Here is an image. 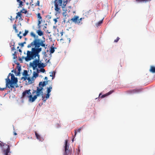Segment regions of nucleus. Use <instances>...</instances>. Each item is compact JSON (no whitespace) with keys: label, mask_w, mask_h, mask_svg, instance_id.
Here are the masks:
<instances>
[{"label":"nucleus","mask_w":155,"mask_h":155,"mask_svg":"<svg viewBox=\"0 0 155 155\" xmlns=\"http://www.w3.org/2000/svg\"><path fill=\"white\" fill-rule=\"evenodd\" d=\"M16 52L15 51V52L13 54L14 55H15V54H16Z\"/></svg>","instance_id":"55"},{"label":"nucleus","mask_w":155,"mask_h":155,"mask_svg":"<svg viewBox=\"0 0 155 155\" xmlns=\"http://www.w3.org/2000/svg\"><path fill=\"white\" fill-rule=\"evenodd\" d=\"M82 18H81L79 19V18L78 19V24H79V23H80L81 21V20H82Z\"/></svg>","instance_id":"42"},{"label":"nucleus","mask_w":155,"mask_h":155,"mask_svg":"<svg viewBox=\"0 0 155 155\" xmlns=\"http://www.w3.org/2000/svg\"><path fill=\"white\" fill-rule=\"evenodd\" d=\"M48 81H44L43 82H40L39 84V86L42 87V88H43L44 86H46L48 84Z\"/></svg>","instance_id":"11"},{"label":"nucleus","mask_w":155,"mask_h":155,"mask_svg":"<svg viewBox=\"0 0 155 155\" xmlns=\"http://www.w3.org/2000/svg\"><path fill=\"white\" fill-rule=\"evenodd\" d=\"M103 20L100 21L98 23V25H99L100 24H101L102 23Z\"/></svg>","instance_id":"44"},{"label":"nucleus","mask_w":155,"mask_h":155,"mask_svg":"<svg viewBox=\"0 0 155 155\" xmlns=\"http://www.w3.org/2000/svg\"><path fill=\"white\" fill-rule=\"evenodd\" d=\"M113 92V91H110L109 92L107 93V94H104V95H102L101 96V93H100V94L99 95V97H101V98H104L105 97H106V96H108V95H109L110 94H111Z\"/></svg>","instance_id":"10"},{"label":"nucleus","mask_w":155,"mask_h":155,"mask_svg":"<svg viewBox=\"0 0 155 155\" xmlns=\"http://www.w3.org/2000/svg\"><path fill=\"white\" fill-rule=\"evenodd\" d=\"M36 32L38 35L40 36H41L44 34L43 32L40 29L38 30Z\"/></svg>","instance_id":"17"},{"label":"nucleus","mask_w":155,"mask_h":155,"mask_svg":"<svg viewBox=\"0 0 155 155\" xmlns=\"http://www.w3.org/2000/svg\"><path fill=\"white\" fill-rule=\"evenodd\" d=\"M17 2L19 3V7H21L23 6V2L20 0H17Z\"/></svg>","instance_id":"18"},{"label":"nucleus","mask_w":155,"mask_h":155,"mask_svg":"<svg viewBox=\"0 0 155 155\" xmlns=\"http://www.w3.org/2000/svg\"><path fill=\"white\" fill-rule=\"evenodd\" d=\"M35 134L36 137L37 138L38 140H39L40 141L42 140H43V138L36 131L35 132Z\"/></svg>","instance_id":"14"},{"label":"nucleus","mask_w":155,"mask_h":155,"mask_svg":"<svg viewBox=\"0 0 155 155\" xmlns=\"http://www.w3.org/2000/svg\"><path fill=\"white\" fill-rule=\"evenodd\" d=\"M27 96L29 97V101L32 102H34L38 97L36 95H34L33 97L32 95L31 94L29 96Z\"/></svg>","instance_id":"7"},{"label":"nucleus","mask_w":155,"mask_h":155,"mask_svg":"<svg viewBox=\"0 0 155 155\" xmlns=\"http://www.w3.org/2000/svg\"><path fill=\"white\" fill-rule=\"evenodd\" d=\"M79 17L77 16L74 15V17L71 19V20L75 23L78 24V19Z\"/></svg>","instance_id":"8"},{"label":"nucleus","mask_w":155,"mask_h":155,"mask_svg":"<svg viewBox=\"0 0 155 155\" xmlns=\"http://www.w3.org/2000/svg\"><path fill=\"white\" fill-rule=\"evenodd\" d=\"M19 48V46H18L17 47V49H18Z\"/></svg>","instance_id":"57"},{"label":"nucleus","mask_w":155,"mask_h":155,"mask_svg":"<svg viewBox=\"0 0 155 155\" xmlns=\"http://www.w3.org/2000/svg\"><path fill=\"white\" fill-rule=\"evenodd\" d=\"M17 36H18V37H19V36H20V34H17Z\"/></svg>","instance_id":"53"},{"label":"nucleus","mask_w":155,"mask_h":155,"mask_svg":"<svg viewBox=\"0 0 155 155\" xmlns=\"http://www.w3.org/2000/svg\"><path fill=\"white\" fill-rule=\"evenodd\" d=\"M46 66L45 64H44V63H39L38 65V68H44Z\"/></svg>","instance_id":"16"},{"label":"nucleus","mask_w":155,"mask_h":155,"mask_svg":"<svg viewBox=\"0 0 155 155\" xmlns=\"http://www.w3.org/2000/svg\"><path fill=\"white\" fill-rule=\"evenodd\" d=\"M68 144H67V140H66V142H65V149H64L65 153H67V151L68 150Z\"/></svg>","instance_id":"21"},{"label":"nucleus","mask_w":155,"mask_h":155,"mask_svg":"<svg viewBox=\"0 0 155 155\" xmlns=\"http://www.w3.org/2000/svg\"><path fill=\"white\" fill-rule=\"evenodd\" d=\"M39 73H38L37 72H34L33 74V77H35V78H36L38 76Z\"/></svg>","instance_id":"26"},{"label":"nucleus","mask_w":155,"mask_h":155,"mask_svg":"<svg viewBox=\"0 0 155 155\" xmlns=\"http://www.w3.org/2000/svg\"><path fill=\"white\" fill-rule=\"evenodd\" d=\"M37 18H38V20H41L42 17L41 15V14L40 13H38L37 15Z\"/></svg>","instance_id":"28"},{"label":"nucleus","mask_w":155,"mask_h":155,"mask_svg":"<svg viewBox=\"0 0 155 155\" xmlns=\"http://www.w3.org/2000/svg\"><path fill=\"white\" fill-rule=\"evenodd\" d=\"M39 1L38 0L37 2L35 4V5L39 6Z\"/></svg>","instance_id":"38"},{"label":"nucleus","mask_w":155,"mask_h":155,"mask_svg":"<svg viewBox=\"0 0 155 155\" xmlns=\"http://www.w3.org/2000/svg\"><path fill=\"white\" fill-rule=\"evenodd\" d=\"M28 81V83L29 84H31L32 83V80L30 78L27 77V79Z\"/></svg>","instance_id":"24"},{"label":"nucleus","mask_w":155,"mask_h":155,"mask_svg":"<svg viewBox=\"0 0 155 155\" xmlns=\"http://www.w3.org/2000/svg\"><path fill=\"white\" fill-rule=\"evenodd\" d=\"M151 0H136L137 2H140L141 1H145V2H147L149 1H150Z\"/></svg>","instance_id":"32"},{"label":"nucleus","mask_w":155,"mask_h":155,"mask_svg":"<svg viewBox=\"0 0 155 155\" xmlns=\"http://www.w3.org/2000/svg\"><path fill=\"white\" fill-rule=\"evenodd\" d=\"M18 51H19L20 52H22L21 50L20 49H19Z\"/></svg>","instance_id":"48"},{"label":"nucleus","mask_w":155,"mask_h":155,"mask_svg":"<svg viewBox=\"0 0 155 155\" xmlns=\"http://www.w3.org/2000/svg\"><path fill=\"white\" fill-rule=\"evenodd\" d=\"M21 12L20 11V12H18L17 13V15L16 16V19H17L18 18V17H20V18H19V19L21 18V16H22V15H21Z\"/></svg>","instance_id":"20"},{"label":"nucleus","mask_w":155,"mask_h":155,"mask_svg":"<svg viewBox=\"0 0 155 155\" xmlns=\"http://www.w3.org/2000/svg\"><path fill=\"white\" fill-rule=\"evenodd\" d=\"M30 90H26L22 93V97H24L26 94H28V96H29L31 94L30 92Z\"/></svg>","instance_id":"9"},{"label":"nucleus","mask_w":155,"mask_h":155,"mask_svg":"<svg viewBox=\"0 0 155 155\" xmlns=\"http://www.w3.org/2000/svg\"><path fill=\"white\" fill-rule=\"evenodd\" d=\"M52 87L51 86H50L49 87L47 88V93H50L51 91V90Z\"/></svg>","instance_id":"22"},{"label":"nucleus","mask_w":155,"mask_h":155,"mask_svg":"<svg viewBox=\"0 0 155 155\" xmlns=\"http://www.w3.org/2000/svg\"><path fill=\"white\" fill-rule=\"evenodd\" d=\"M13 28L15 30L16 33L18 32V29H17V27H16V25L15 24L14 25H13Z\"/></svg>","instance_id":"25"},{"label":"nucleus","mask_w":155,"mask_h":155,"mask_svg":"<svg viewBox=\"0 0 155 155\" xmlns=\"http://www.w3.org/2000/svg\"><path fill=\"white\" fill-rule=\"evenodd\" d=\"M42 100H43V101L44 102H45L47 98H46L45 97L43 96V95H42Z\"/></svg>","instance_id":"33"},{"label":"nucleus","mask_w":155,"mask_h":155,"mask_svg":"<svg viewBox=\"0 0 155 155\" xmlns=\"http://www.w3.org/2000/svg\"><path fill=\"white\" fill-rule=\"evenodd\" d=\"M20 12L21 13H25V14H26L28 12L27 10L24 8H23L22 10L20 11Z\"/></svg>","instance_id":"27"},{"label":"nucleus","mask_w":155,"mask_h":155,"mask_svg":"<svg viewBox=\"0 0 155 155\" xmlns=\"http://www.w3.org/2000/svg\"><path fill=\"white\" fill-rule=\"evenodd\" d=\"M74 141V138L72 140V141Z\"/></svg>","instance_id":"59"},{"label":"nucleus","mask_w":155,"mask_h":155,"mask_svg":"<svg viewBox=\"0 0 155 155\" xmlns=\"http://www.w3.org/2000/svg\"><path fill=\"white\" fill-rule=\"evenodd\" d=\"M22 43H23V44H24H24H26V42H25V41H24V42H22Z\"/></svg>","instance_id":"51"},{"label":"nucleus","mask_w":155,"mask_h":155,"mask_svg":"<svg viewBox=\"0 0 155 155\" xmlns=\"http://www.w3.org/2000/svg\"><path fill=\"white\" fill-rule=\"evenodd\" d=\"M45 41L41 40L39 38H35L32 42L28 45L27 47L30 48L32 46H35L34 48L31 49V51H27V56L25 58V60L26 61L34 59L36 57L38 58L35 60L31 64V66L34 70L38 66L39 61V53L41 51L42 48H39L40 46L44 47L45 49L47 48V45L45 44Z\"/></svg>","instance_id":"1"},{"label":"nucleus","mask_w":155,"mask_h":155,"mask_svg":"<svg viewBox=\"0 0 155 155\" xmlns=\"http://www.w3.org/2000/svg\"><path fill=\"white\" fill-rule=\"evenodd\" d=\"M22 75L24 76L21 78V79L25 81L27 79V76H28V72L27 70H24L23 72L22 73Z\"/></svg>","instance_id":"6"},{"label":"nucleus","mask_w":155,"mask_h":155,"mask_svg":"<svg viewBox=\"0 0 155 155\" xmlns=\"http://www.w3.org/2000/svg\"><path fill=\"white\" fill-rule=\"evenodd\" d=\"M68 1V0H54V10L57 14H60L61 12V8L63 10H65V7Z\"/></svg>","instance_id":"3"},{"label":"nucleus","mask_w":155,"mask_h":155,"mask_svg":"<svg viewBox=\"0 0 155 155\" xmlns=\"http://www.w3.org/2000/svg\"><path fill=\"white\" fill-rule=\"evenodd\" d=\"M57 18H54L53 19L54 21L55 22V24H56L57 22Z\"/></svg>","instance_id":"40"},{"label":"nucleus","mask_w":155,"mask_h":155,"mask_svg":"<svg viewBox=\"0 0 155 155\" xmlns=\"http://www.w3.org/2000/svg\"><path fill=\"white\" fill-rule=\"evenodd\" d=\"M28 31L27 30H25V32L23 34V36H26L28 33Z\"/></svg>","instance_id":"31"},{"label":"nucleus","mask_w":155,"mask_h":155,"mask_svg":"<svg viewBox=\"0 0 155 155\" xmlns=\"http://www.w3.org/2000/svg\"><path fill=\"white\" fill-rule=\"evenodd\" d=\"M53 74H54V75L55 74V72L53 71L51 74L50 75V76L51 77H53Z\"/></svg>","instance_id":"41"},{"label":"nucleus","mask_w":155,"mask_h":155,"mask_svg":"<svg viewBox=\"0 0 155 155\" xmlns=\"http://www.w3.org/2000/svg\"><path fill=\"white\" fill-rule=\"evenodd\" d=\"M11 49L12 51H13L15 50V47H12Z\"/></svg>","instance_id":"46"},{"label":"nucleus","mask_w":155,"mask_h":155,"mask_svg":"<svg viewBox=\"0 0 155 155\" xmlns=\"http://www.w3.org/2000/svg\"><path fill=\"white\" fill-rule=\"evenodd\" d=\"M60 40L61 41H62V40H63V39L62 38H61Z\"/></svg>","instance_id":"52"},{"label":"nucleus","mask_w":155,"mask_h":155,"mask_svg":"<svg viewBox=\"0 0 155 155\" xmlns=\"http://www.w3.org/2000/svg\"><path fill=\"white\" fill-rule=\"evenodd\" d=\"M16 68L18 69V72H17V74H16V76L19 75L20 74V71L21 70V67L19 66H17Z\"/></svg>","instance_id":"13"},{"label":"nucleus","mask_w":155,"mask_h":155,"mask_svg":"<svg viewBox=\"0 0 155 155\" xmlns=\"http://www.w3.org/2000/svg\"><path fill=\"white\" fill-rule=\"evenodd\" d=\"M3 146L5 147V148H7L6 149H5L4 148L3 150V152L4 155H9V153H10V147L11 146L10 144L8 143V145L5 144H4L3 145Z\"/></svg>","instance_id":"4"},{"label":"nucleus","mask_w":155,"mask_h":155,"mask_svg":"<svg viewBox=\"0 0 155 155\" xmlns=\"http://www.w3.org/2000/svg\"><path fill=\"white\" fill-rule=\"evenodd\" d=\"M43 88L42 87H37V89L36 90H34L32 92V94H33L35 93H36V95L37 96H39L40 94L42 95H43V92L42 91Z\"/></svg>","instance_id":"5"},{"label":"nucleus","mask_w":155,"mask_h":155,"mask_svg":"<svg viewBox=\"0 0 155 155\" xmlns=\"http://www.w3.org/2000/svg\"><path fill=\"white\" fill-rule=\"evenodd\" d=\"M10 45H11V46H10L11 47V46H13V47H15V43L14 42H11Z\"/></svg>","instance_id":"34"},{"label":"nucleus","mask_w":155,"mask_h":155,"mask_svg":"<svg viewBox=\"0 0 155 155\" xmlns=\"http://www.w3.org/2000/svg\"><path fill=\"white\" fill-rule=\"evenodd\" d=\"M138 91V90L136 89H134L130 91H129L130 92V93H134L136 92H137Z\"/></svg>","instance_id":"29"},{"label":"nucleus","mask_w":155,"mask_h":155,"mask_svg":"<svg viewBox=\"0 0 155 155\" xmlns=\"http://www.w3.org/2000/svg\"><path fill=\"white\" fill-rule=\"evenodd\" d=\"M19 45H20L21 47H22L24 46V45L22 43H20L18 44Z\"/></svg>","instance_id":"39"},{"label":"nucleus","mask_w":155,"mask_h":155,"mask_svg":"<svg viewBox=\"0 0 155 155\" xmlns=\"http://www.w3.org/2000/svg\"><path fill=\"white\" fill-rule=\"evenodd\" d=\"M19 37L20 38V39H21L22 37V36L20 35V36H19Z\"/></svg>","instance_id":"50"},{"label":"nucleus","mask_w":155,"mask_h":155,"mask_svg":"<svg viewBox=\"0 0 155 155\" xmlns=\"http://www.w3.org/2000/svg\"><path fill=\"white\" fill-rule=\"evenodd\" d=\"M5 88H1L0 89L2 90V91H3L4 90V89H5Z\"/></svg>","instance_id":"47"},{"label":"nucleus","mask_w":155,"mask_h":155,"mask_svg":"<svg viewBox=\"0 0 155 155\" xmlns=\"http://www.w3.org/2000/svg\"><path fill=\"white\" fill-rule=\"evenodd\" d=\"M63 30H62V31H61L60 34H61V36H62L63 35Z\"/></svg>","instance_id":"45"},{"label":"nucleus","mask_w":155,"mask_h":155,"mask_svg":"<svg viewBox=\"0 0 155 155\" xmlns=\"http://www.w3.org/2000/svg\"><path fill=\"white\" fill-rule=\"evenodd\" d=\"M120 39V38L118 37H117L116 39H115L114 41V42H117Z\"/></svg>","instance_id":"35"},{"label":"nucleus","mask_w":155,"mask_h":155,"mask_svg":"<svg viewBox=\"0 0 155 155\" xmlns=\"http://www.w3.org/2000/svg\"><path fill=\"white\" fill-rule=\"evenodd\" d=\"M12 72L14 73L15 75H16V74H17V72L16 70V69H15V70H12Z\"/></svg>","instance_id":"37"},{"label":"nucleus","mask_w":155,"mask_h":155,"mask_svg":"<svg viewBox=\"0 0 155 155\" xmlns=\"http://www.w3.org/2000/svg\"><path fill=\"white\" fill-rule=\"evenodd\" d=\"M45 79L47 80L48 79L47 77H45Z\"/></svg>","instance_id":"49"},{"label":"nucleus","mask_w":155,"mask_h":155,"mask_svg":"<svg viewBox=\"0 0 155 155\" xmlns=\"http://www.w3.org/2000/svg\"><path fill=\"white\" fill-rule=\"evenodd\" d=\"M54 47H51L50 48V53L51 54L53 53L54 51Z\"/></svg>","instance_id":"23"},{"label":"nucleus","mask_w":155,"mask_h":155,"mask_svg":"<svg viewBox=\"0 0 155 155\" xmlns=\"http://www.w3.org/2000/svg\"><path fill=\"white\" fill-rule=\"evenodd\" d=\"M6 87L10 88H14L18 82V78L15 77L14 74L12 73H10L7 78L5 79Z\"/></svg>","instance_id":"2"},{"label":"nucleus","mask_w":155,"mask_h":155,"mask_svg":"<svg viewBox=\"0 0 155 155\" xmlns=\"http://www.w3.org/2000/svg\"><path fill=\"white\" fill-rule=\"evenodd\" d=\"M30 35L32 37L34 38H36V35L35 34L32 32H31Z\"/></svg>","instance_id":"30"},{"label":"nucleus","mask_w":155,"mask_h":155,"mask_svg":"<svg viewBox=\"0 0 155 155\" xmlns=\"http://www.w3.org/2000/svg\"><path fill=\"white\" fill-rule=\"evenodd\" d=\"M150 71L153 73H155V67L153 66H151Z\"/></svg>","instance_id":"19"},{"label":"nucleus","mask_w":155,"mask_h":155,"mask_svg":"<svg viewBox=\"0 0 155 155\" xmlns=\"http://www.w3.org/2000/svg\"><path fill=\"white\" fill-rule=\"evenodd\" d=\"M41 20H38V25H40L41 23Z\"/></svg>","instance_id":"43"},{"label":"nucleus","mask_w":155,"mask_h":155,"mask_svg":"<svg viewBox=\"0 0 155 155\" xmlns=\"http://www.w3.org/2000/svg\"><path fill=\"white\" fill-rule=\"evenodd\" d=\"M84 128V126L80 127V128H79L77 130H75V132H74V133H75L74 136H76L77 132L80 133L81 131V130H82Z\"/></svg>","instance_id":"12"},{"label":"nucleus","mask_w":155,"mask_h":155,"mask_svg":"<svg viewBox=\"0 0 155 155\" xmlns=\"http://www.w3.org/2000/svg\"><path fill=\"white\" fill-rule=\"evenodd\" d=\"M45 72V71L43 68H40V69H37V72L38 73H39L41 72L44 73Z\"/></svg>","instance_id":"15"},{"label":"nucleus","mask_w":155,"mask_h":155,"mask_svg":"<svg viewBox=\"0 0 155 155\" xmlns=\"http://www.w3.org/2000/svg\"><path fill=\"white\" fill-rule=\"evenodd\" d=\"M21 34V31H20L19 32V34L20 35Z\"/></svg>","instance_id":"56"},{"label":"nucleus","mask_w":155,"mask_h":155,"mask_svg":"<svg viewBox=\"0 0 155 155\" xmlns=\"http://www.w3.org/2000/svg\"><path fill=\"white\" fill-rule=\"evenodd\" d=\"M50 95V93H47V94H46V98L48 99L49 98Z\"/></svg>","instance_id":"36"},{"label":"nucleus","mask_w":155,"mask_h":155,"mask_svg":"<svg viewBox=\"0 0 155 155\" xmlns=\"http://www.w3.org/2000/svg\"><path fill=\"white\" fill-rule=\"evenodd\" d=\"M14 134L15 135H17V134L16 133H15Z\"/></svg>","instance_id":"54"},{"label":"nucleus","mask_w":155,"mask_h":155,"mask_svg":"<svg viewBox=\"0 0 155 155\" xmlns=\"http://www.w3.org/2000/svg\"><path fill=\"white\" fill-rule=\"evenodd\" d=\"M24 2H25V0H23Z\"/></svg>","instance_id":"58"}]
</instances>
